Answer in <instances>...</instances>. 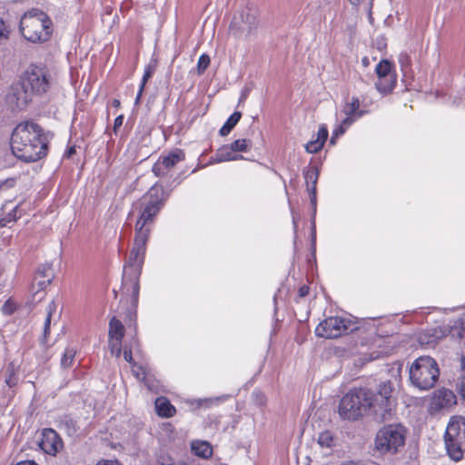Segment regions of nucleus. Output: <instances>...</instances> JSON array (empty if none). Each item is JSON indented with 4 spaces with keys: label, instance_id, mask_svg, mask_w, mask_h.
Here are the masks:
<instances>
[{
    "label": "nucleus",
    "instance_id": "f257e3e1",
    "mask_svg": "<svg viewBox=\"0 0 465 465\" xmlns=\"http://www.w3.org/2000/svg\"><path fill=\"white\" fill-rule=\"evenodd\" d=\"M168 195L160 185H153L148 192L134 204L139 211L135 223L134 246L124 266L121 290L124 296H130L134 303L138 301L139 278L144 262L146 244L150 236V224L164 205Z\"/></svg>",
    "mask_w": 465,
    "mask_h": 465
},
{
    "label": "nucleus",
    "instance_id": "f03ea898",
    "mask_svg": "<svg viewBox=\"0 0 465 465\" xmlns=\"http://www.w3.org/2000/svg\"><path fill=\"white\" fill-rule=\"evenodd\" d=\"M55 84L54 74L45 65L31 64L23 73L20 80L14 84L7 94L12 106L22 109L31 101L33 95H42Z\"/></svg>",
    "mask_w": 465,
    "mask_h": 465
},
{
    "label": "nucleus",
    "instance_id": "7ed1b4c3",
    "mask_svg": "<svg viewBox=\"0 0 465 465\" xmlns=\"http://www.w3.org/2000/svg\"><path fill=\"white\" fill-rule=\"evenodd\" d=\"M13 153L25 162H35L46 154L47 142L42 128L35 123H20L11 137Z\"/></svg>",
    "mask_w": 465,
    "mask_h": 465
},
{
    "label": "nucleus",
    "instance_id": "20e7f679",
    "mask_svg": "<svg viewBox=\"0 0 465 465\" xmlns=\"http://www.w3.org/2000/svg\"><path fill=\"white\" fill-rule=\"evenodd\" d=\"M375 405L373 392L363 388L352 389L340 401L338 412L342 420H357Z\"/></svg>",
    "mask_w": 465,
    "mask_h": 465
},
{
    "label": "nucleus",
    "instance_id": "39448f33",
    "mask_svg": "<svg viewBox=\"0 0 465 465\" xmlns=\"http://www.w3.org/2000/svg\"><path fill=\"white\" fill-rule=\"evenodd\" d=\"M52 30V21L45 12L39 9H32L21 18L20 31L24 37L30 42L47 41Z\"/></svg>",
    "mask_w": 465,
    "mask_h": 465
},
{
    "label": "nucleus",
    "instance_id": "423d86ee",
    "mask_svg": "<svg viewBox=\"0 0 465 465\" xmlns=\"http://www.w3.org/2000/svg\"><path fill=\"white\" fill-rule=\"evenodd\" d=\"M409 375L414 387L427 391L435 385L440 375V369L433 358L421 356L411 363Z\"/></svg>",
    "mask_w": 465,
    "mask_h": 465
},
{
    "label": "nucleus",
    "instance_id": "0eeeda50",
    "mask_svg": "<svg viewBox=\"0 0 465 465\" xmlns=\"http://www.w3.org/2000/svg\"><path fill=\"white\" fill-rule=\"evenodd\" d=\"M445 448L449 457L460 461L465 455V418L453 416L450 418L444 435Z\"/></svg>",
    "mask_w": 465,
    "mask_h": 465
},
{
    "label": "nucleus",
    "instance_id": "6e6552de",
    "mask_svg": "<svg viewBox=\"0 0 465 465\" xmlns=\"http://www.w3.org/2000/svg\"><path fill=\"white\" fill-rule=\"evenodd\" d=\"M406 430L401 424H390L380 429L375 438V450L381 454H394L404 447Z\"/></svg>",
    "mask_w": 465,
    "mask_h": 465
},
{
    "label": "nucleus",
    "instance_id": "1a4fd4ad",
    "mask_svg": "<svg viewBox=\"0 0 465 465\" xmlns=\"http://www.w3.org/2000/svg\"><path fill=\"white\" fill-rule=\"evenodd\" d=\"M258 27V11L255 7L244 6L235 15L230 29L237 38L247 37Z\"/></svg>",
    "mask_w": 465,
    "mask_h": 465
},
{
    "label": "nucleus",
    "instance_id": "9d476101",
    "mask_svg": "<svg viewBox=\"0 0 465 465\" xmlns=\"http://www.w3.org/2000/svg\"><path fill=\"white\" fill-rule=\"evenodd\" d=\"M349 322L341 317H329L320 322L315 329L319 337L334 339L344 334L348 330Z\"/></svg>",
    "mask_w": 465,
    "mask_h": 465
},
{
    "label": "nucleus",
    "instance_id": "9b49d317",
    "mask_svg": "<svg viewBox=\"0 0 465 465\" xmlns=\"http://www.w3.org/2000/svg\"><path fill=\"white\" fill-rule=\"evenodd\" d=\"M378 76L376 88L380 93L388 94L394 88L397 78L392 72V64L388 60H381L375 68Z\"/></svg>",
    "mask_w": 465,
    "mask_h": 465
},
{
    "label": "nucleus",
    "instance_id": "f8f14e48",
    "mask_svg": "<svg viewBox=\"0 0 465 465\" xmlns=\"http://www.w3.org/2000/svg\"><path fill=\"white\" fill-rule=\"evenodd\" d=\"M38 445L45 453L55 456L63 448V441L54 430L44 429Z\"/></svg>",
    "mask_w": 465,
    "mask_h": 465
},
{
    "label": "nucleus",
    "instance_id": "ddd939ff",
    "mask_svg": "<svg viewBox=\"0 0 465 465\" xmlns=\"http://www.w3.org/2000/svg\"><path fill=\"white\" fill-rule=\"evenodd\" d=\"M183 159L184 153L182 151L177 150L168 155L160 157L153 164L152 171L156 176H164L176 163Z\"/></svg>",
    "mask_w": 465,
    "mask_h": 465
},
{
    "label": "nucleus",
    "instance_id": "4468645a",
    "mask_svg": "<svg viewBox=\"0 0 465 465\" xmlns=\"http://www.w3.org/2000/svg\"><path fill=\"white\" fill-rule=\"evenodd\" d=\"M392 391V383L390 381L380 383L377 394L373 393V401L375 403L373 406L374 412L387 411V410L390 409Z\"/></svg>",
    "mask_w": 465,
    "mask_h": 465
},
{
    "label": "nucleus",
    "instance_id": "2eb2a0df",
    "mask_svg": "<svg viewBox=\"0 0 465 465\" xmlns=\"http://www.w3.org/2000/svg\"><path fill=\"white\" fill-rule=\"evenodd\" d=\"M456 404V395L449 389L437 390L431 399L430 407L435 411L449 409Z\"/></svg>",
    "mask_w": 465,
    "mask_h": 465
},
{
    "label": "nucleus",
    "instance_id": "dca6fc26",
    "mask_svg": "<svg viewBox=\"0 0 465 465\" xmlns=\"http://www.w3.org/2000/svg\"><path fill=\"white\" fill-rule=\"evenodd\" d=\"M445 335V330L440 327L429 328L419 334L418 341L421 345L432 347Z\"/></svg>",
    "mask_w": 465,
    "mask_h": 465
},
{
    "label": "nucleus",
    "instance_id": "f3484780",
    "mask_svg": "<svg viewBox=\"0 0 465 465\" xmlns=\"http://www.w3.org/2000/svg\"><path fill=\"white\" fill-rule=\"evenodd\" d=\"M327 137L328 129L325 125H322L319 128L316 139H313L305 144V150L307 153H315L319 152L322 148Z\"/></svg>",
    "mask_w": 465,
    "mask_h": 465
},
{
    "label": "nucleus",
    "instance_id": "a211bd4d",
    "mask_svg": "<svg viewBox=\"0 0 465 465\" xmlns=\"http://www.w3.org/2000/svg\"><path fill=\"white\" fill-rule=\"evenodd\" d=\"M155 409L157 414L162 417L169 418L173 416L175 413V408L164 397L156 399Z\"/></svg>",
    "mask_w": 465,
    "mask_h": 465
},
{
    "label": "nucleus",
    "instance_id": "6ab92c4d",
    "mask_svg": "<svg viewBox=\"0 0 465 465\" xmlns=\"http://www.w3.org/2000/svg\"><path fill=\"white\" fill-rule=\"evenodd\" d=\"M108 335L112 341H122L124 336V326L116 317H113L109 322Z\"/></svg>",
    "mask_w": 465,
    "mask_h": 465
},
{
    "label": "nucleus",
    "instance_id": "aec40b11",
    "mask_svg": "<svg viewBox=\"0 0 465 465\" xmlns=\"http://www.w3.org/2000/svg\"><path fill=\"white\" fill-rule=\"evenodd\" d=\"M215 161L217 163L237 161L243 159L242 155L235 154L234 151L230 147L229 144L220 147L215 154Z\"/></svg>",
    "mask_w": 465,
    "mask_h": 465
},
{
    "label": "nucleus",
    "instance_id": "412c9836",
    "mask_svg": "<svg viewBox=\"0 0 465 465\" xmlns=\"http://www.w3.org/2000/svg\"><path fill=\"white\" fill-rule=\"evenodd\" d=\"M342 114L344 116H351L354 120H357L362 115V112L360 111V100L357 97H352L351 102L344 104L342 108Z\"/></svg>",
    "mask_w": 465,
    "mask_h": 465
},
{
    "label": "nucleus",
    "instance_id": "4be33fe9",
    "mask_svg": "<svg viewBox=\"0 0 465 465\" xmlns=\"http://www.w3.org/2000/svg\"><path fill=\"white\" fill-rule=\"evenodd\" d=\"M355 121L356 120L351 116H345L334 128L331 138V143H335V139L342 135Z\"/></svg>",
    "mask_w": 465,
    "mask_h": 465
},
{
    "label": "nucleus",
    "instance_id": "5701e85b",
    "mask_svg": "<svg viewBox=\"0 0 465 465\" xmlns=\"http://www.w3.org/2000/svg\"><path fill=\"white\" fill-rule=\"evenodd\" d=\"M192 450L193 453L202 458H208L212 455L213 450L207 441H193L192 443Z\"/></svg>",
    "mask_w": 465,
    "mask_h": 465
},
{
    "label": "nucleus",
    "instance_id": "b1692460",
    "mask_svg": "<svg viewBox=\"0 0 465 465\" xmlns=\"http://www.w3.org/2000/svg\"><path fill=\"white\" fill-rule=\"evenodd\" d=\"M242 117V114L240 112H234L225 122V124L220 129V134L222 136H225L230 134V132L233 129V127L238 124Z\"/></svg>",
    "mask_w": 465,
    "mask_h": 465
},
{
    "label": "nucleus",
    "instance_id": "393cba45",
    "mask_svg": "<svg viewBox=\"0 0 465 465\" xmlns=\"http://www.w3.org/2000/svg\"><path fill=\"white\" fill-rule=\"evenodd\" d=\"M303 175L307 185V191H309V187L316 189V183L319 177L317 168L314 166L306 168L303 171Z\"/></svg>",
    "mask_w": 465,
    "mask_h": 465
},
{
    "label": "nucleus",
    "instance_id": "a878e982",
    "mask_svg": "<svg viewBox=\"0 0 465 465\" xmlns=\"http://www.w3.org/2000/svg\"><path fill=\"white\" fill-rule=\"evenodd\" d=\"M57 310V304L54 302V301H52L49 302V304L46 307V317L45 320L44 324V338L46 339L47 335L50 331V325H51V320L53 315Z\"/></svg>",
    "mask_w": 465,
    "mask_h": 465
},
{
    "label": "nucleus",
    "instance_id": "bb28decb",
    "mask_svg": "<svg viewBox=\"0 0 465 465\" xmlns=\"http://www.w3.org/2000/svg\"><path fill=\"white\" fill-rule=\"evenodd\" d=\"M230 147L236 152H248L252 146V143L247 139H238L229 144Z\"/></svg>",
    "mask_w": 465,
    "mask_h": 465
},
{
    "label": "nucleus",
    "instance_id": "cd10ccee",
    "mask_svg": "<svg viewBox=\"0 0 465 465\" xmlns=\"http://www.w3.org/2000/svg\"><path fill=\"white\" fill-rule=\"evenodd\" d=\"M333 435L329 430L321 432L318 436V443L321 447L331 448L333 445Z\"/></svg>",
    "mask_w": 465,
    "mask_h": 465
},
{
    "label": "nucleus",
    "instance_id": "c85d7f7f",
    "mask_svg": "<svg viewBox=\"0 0 465 465\" xmlns=\"http://www.w3.org/2000/svg\"><path fill=\"white\" fill-rule=\"evenodd\" d=\"M46 278H35L34 285L36 284L38 291L45 290L54 278L53 271L52 269H46Z\"/></svg>",
    "mask_w": 465,
    "mask_h": 465
},
{
    "label": "nucleus",
    "instance_id": "c756f323",
    "mask_svg": "<svg viewBox=\"0 0 465 465\" xmlns=\"http://www.w3.org/2000/svg\"><path fill=\"white\" fill-rule=\"evenodd\" d=\"M75 356V350L74 348H66L61 359V365L64 368H68L72 365Z\"/></svg>",
    "mask_w": 465,
    "mask_h": 465
},
{
    "label": "nucleus",
    "instance_id": "7c9ffc66",
    "mask_svg": "<svg viewBox=\"0 0 465 465\" xmlns=\"http://www.w3.org/2000/svg\"><path fill=\"white\" fill-rule=\"evenodd\" d=\"M210 64V57L206 54H203L197 63V71L199 74H203Z\"/></svg>",
    "mask_w": 465,
    "mask_h": 465
},
{
    "label": "nucleus",
    "instance_id": "2f4dec72",
    "mask_svg": "<svg viewBox=\"0 0 465 465\" xmlns=\"http://www.w3.org/2000/svg\"><path fill=\"white\" fill-rule=\"evenodd\" d=\"M9 35V27L5 25L4 20L0 19V45L5 43L8 40Z\"/></svg>",
    "mask_w": 465,
    "mask_h": 465
},
{
    "label": "nucleus",
    "instance_id": "473e14b6",
    "mask_svg": "<svg viewBox=\"0 0 465 465\" xmlns=\"http://www.w3.org/2000/svg\"><path fill=\"white\" fill-rule=\"evenodd\" d=\"M109 346L111 353L115 355V357H119L122 351V341L110 340Z\"/></svg>",
    "mask_w": 465,
    "mask_h": 465
},
{
    "label": "nucleus",
    "instance_id": "72a5a7b5",
    "mask_svg": "<svg viewBox=\"0 0 465 465\" xmlns=\"http://www.w3.org/2000/svg\"><path fill=\"white\" fill-rule=\"evenodd\" d=\"M154 72V66L148 64L145 67L144 74L141 82V85L145 86L146 82L152 77Z\"/></svg>",
    "mask_w": 465,
    "mask_h": 465
},
{
    "label": "nucleus",
    "instance_id": "f704fd0d",
    "mask_svg": "<svg viewBox=\"0 0 465 465\" xmlns=\"http://www.w3.org/2000/svg\"><path fill=\"white\" fill-rule=\"evenodd\" d=\"M15 184V180L14 178H8L3 181H0V193L6 191Z\"/></svg>",
    "mask_w": 465,
    "mask_h": 465
},
{
    "label": "nucleus",
    "instance_id": "c9c22d12",
    "mask_svg": "<svg viewBox=\"0 0 465 465\" xmlns=\"http://www.w3.org/2000/svg\"><path fill=\"white\" fill-rule=\"evenodd\" d=\"M308 193L310 194L311 203L313 207V212H315L316 211V190H315V188L309 187Z\"/></svg>",
    "mask_w": 465,
    "mask_h": 465
},
{
    "label": "nucleus",
    "instance_id": "e433bc0d",
    "mask_svg": "<svg viewBox=\"0 0 465 465\" xmlns=\"http://www.w3.org/2000/svg\"><path fill=\"white\" fill-rule=\"evenodd\" d=\"M2 310H3V312H4L5 313H6V314H10V313H12V312H13V311H15V304L13 305V303H12V302H6L3 305Z\"/></svg>",
    "mask_w": 465,
    "mask_h": 465
},
{
    "label": "nucleus",
    "instance_id": "4c0bfd02",
    "mask_svg": "<svg viewBox=\"0 0 465 465\" xmlns=\"http://www.w3.org/2000/svg\"><path fill=\"white\" fill-rule=\"evenodd\" d=\"M123 122H124V115H118L114 119V134H116L117 130L123 125Z\"/></svg>",
    "mask_w": 465,
    "mask_h": 465
},
{
    "label": "nucleus",
    "instance_id": "58836bf2",
    "mask_svg": "<svg viewBox=\"0 0 465 465\" xmlns=\"http://www.w3.org/2000/svg\"><path fill=\"white\" fill-rule=\"evenodd\" d=\"M46 269H52L49 265H44L40 267L36 272V279L38 278H46Z\"/></svg>",
    "mask_w": 465,
    "mask_h": 465
},
{
    "label": "nucleus",
    "instance_id": "ea45409f",
    "mask_svg": "<svg viewBox=\"0 0 465 465\" xmlns=\"http://www.w3.org/2000/svg\"><path fill=\"white\" fill-rule=\"evenodd\" d=\"M460 393L461 398L465 401V373H462L460 383Z\"/></svg>",
    "mask_w": 465,
    "mask_h": 465
},
{
    "label": "nucleus",
    "instance_id": "a19ab883",
    "mask_svg": "<svg viewBox=\"0 0 465 465\" xmlns=\"http://www.w3.org/2000/svg\"><path fill=\"white\" fill-rule=\"evenodd\" d=\"M124 360L129 362V363H133V355H132V351L131 349H127L126 347H124Z\"/></svg>",
    "mask_w": 465,
    "mask_h": 465
},
{
    "label": "nucleus",
    "instance_id": "79ce46f5",
    "mask_svg": "<svg viewBox=\"0 0 465 465\" xmlns=\"http://www.w3.org/2000/svg\"><path fill=\"white\" fill-rule=\"evenodd\" d=\"M96 465H123L116 460H102Z\"/></svg>",
    "mask_w": 465,
    "mask_h": 465
},
{
    "label": "nucleus",
    "instance_id": "37998d69",
    "mask_svg": "<svg viewBox=\"0 0 465 465\" xmlns=\"http://www.w3.org/2000/svg\"><path fill=\"white\" fill-rule=\"evenodd\" d=\"M137 379H144V371L142 367H137V370L133 371Z\"/></svg>",
    "mask_w": 465,
    "mask_h": 465
},
{
    "label": "nucleus",
    "instance_id": "c03bdc74",
    "mask_svg": "<svg viewBox=\"0 0 465 465\" xmlns=\"http://www.w3.org/2000/svg\"><path fill=\"white\" fill-rule=\"evenodd\" d=\"M309 293V287L308 286H302L299 290V294L301 297H304L306 295H308Z\"/></svg>",
    "mask_w": 465,
    "mask_h": 465
},
{
    "label": "nucleus",
    "instance_id": "a18cd8bd",
    "mask_svg": "<svg viewBox=\"0 0 465 465\" xmlns=\"http://www.w3.org/2000/svg\"><path fill=\"white\" fill-rule=\"evenodd\" d=\"M143 89H144V86L140 84V88H139V91H138L136 98H135V104H139L140 103V100H141Z\"/></svg>",
    "mask_w": 465,
    "mask_h": 465
},
{
    "label": "nucleus",
    "instance_id": "49530a36",
    "mask_svg": "<svg viewBox=\"0 0 465 465\" xmlns=\"http://www.w3.org/2000/svg\"><path fill=\"white\" fill-rule=\"evenodd\" d=\"M15 465H38V464L36 462H35L34 460H23V461L16 463Z\"/></svg>",
    "mask_w": 465,
    "mask_h": 465
},
{
    "label": "nucleus",
    "instance_id": "de8ad7c7",
    "mask_svg": "<svg viewBox=\"0 0 465 465\" xmlns=\"http://www.w3.org/2000/svg\"><path fill=\"white\" fill-rule=\"evenodd\" d=\"M74 153H75V149H74V147H71V148H69V149H68V151H67L66 154H67V156H68V157H70V156H71L72 154H74Z\"/></svg>",
    "mask_w": 465,
    "mask_h": 465
},
{
    "label": "nucleus",
    "instance_id": "09e8293b",
    "mask_svg": "<svg viewBox=\"0 0 465 465\" xmlns=\"http://www.w3.org/2000/svg\"><path fill=\"white\" fill-rule=\"evenodd\" d=\"M362 0H350L351 4L353 5H358Z\"/></svg>",
    "mask_w": 465,
    "mask_h": 465
},
{
    "label": "nucleus",
    "instance_id": "8fccbe9b",
    "mask_svg": "<svg viewBox=\"0 0 465 465\" xmlns=\"http://www.w3.org/2000/svg\"><path fill=\"white\" fill-rule=\"evenodd\" d=\"M462 373H465V356L461 360Z\"/></svg>",
    "mask_w": 465,
    "mask_h": 465
},
{
    "label": "nucleus",
    "instance_id": "3c124183",
    "mask_svg": "<svg viewBox=\"0 0 465 465\" xmlns=\"http://www.w3.org/2000/svg\"><path fill=\"white\" fill-rule=\"evenodd\" d=\"M113 104L114 106L118 107L120 105V101L115 99V100L113 101Z\"/></svg>",
    "mask_w": 465,
    "mask_h": 465
},
{
    "label": "nucleus",
    "instance_id": "603ef678",
    "mask_svg": "<svg viewBox=\"0 0 465 465\" xmlns=\"http://www.w3.org/2000/svg\"><path fill=\"white\" fill-rule=\"evenodd\" d=\"M312 241L313 242L315 241V232H313V233H312Z\"/></svg>",
    "mask_w": 465,
    "mask_h": 465
},
{
    "label": "nucleus",
    "instance_id": "864d4df0",
    "mask_svg": "<svg viewBox=\"0 0 465 465\" xmlns=\"http://www.w3.org/2000/svg\"><path fill=\"white\" fill-rule=\"evenodd\" d=\"M463 324H464V327H463V331H465V322H463Z\"/></svg>",
    "mask_w": 465,
    "mask_h": 465
}]
</instances>
